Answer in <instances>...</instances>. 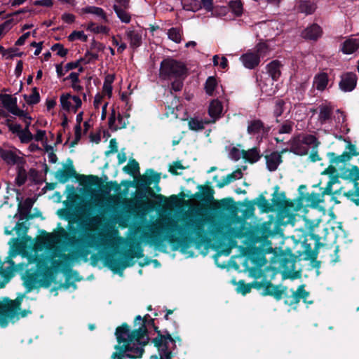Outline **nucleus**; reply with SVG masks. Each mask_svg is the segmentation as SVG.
Listing matches in <instances>:
<instances>
[{
	"label": "nucleus",
	"mask_w": 359,
	"mask_h": 359,
	"mask_svg": "<svg viewBox=\"0 0 359 359\" xmlns=\"http://www.w3.org/2000/svg\"><path fill=\"white\" fill-rule=\"evenodd\" d=\"M322 29L317 24H313L308 27L303 32V37L311 40H316L321 36Z\"/></svg>",
	"instance_id": "26"
},
{
	"label": "nucleus",
	"mask_w": 359,
	"mask_h": 359,
	"mask_svg": "<svg viewBox=\"0 0 359 359\" xmlns=\"http://www.w3.org/2000/svg\"><path fill=\"white\" fill-rule=\"evenodd\" d=\"M12 27V20H8L0 25V37L7 33Z\"/></svg>",
	"instance_id": "54"
},
{
	"label": "nucleus",
	"mask_w": 359,
	"mask_h": 359,
	"mask_svg": "<svg viewBox=\"0 0 359 359\" xmlns=\"http://www.w3.org/2000/svg\"><path fill=\"white\" fill-rule=\"evenodd\" d=\"M0 156L2 159L9 165L19 164L22 161V158L11 150L1 149Z\"/></svg>",
	"instance_id": "22"
},
{
	"label": "nucleus",
	"mask_w": 359,
	"mask_h": 359,
	"mask_svg": "<svg viewBox=\"0 0 359 359\" xmlns=\"http://www.w3.org/2000/svg\"><path fill=\"white\" fill-rule=\"evenodd\" d=\"M82 11L86 13H91V14L95 15L101 18L104 21L107 20L106 14L102 8L96 7V6H87V7L83 8Z\"/></svg>",
	"instance_id": "37"
},
{
	"label": "nucleus",
	"mask_w": 359,
	"mask_h": 359,
	"mask_svg": "<svg viewBox=\"0 0 359 359\" xmlns=\"http://www.w3.org/2000/svg\"><path fill=\"white\" fill-rule=\"evenodd\" d=\"M27 180V172L26 170L23 168H19L18 172V176L16 177V181L18 185L23 184Z\"/></svg>",
	"instance_id": "52"
},
{
	"label": "nucleus",
	"mask_w": 359,
	"mask_h": 359,
	"mask_svg": "<svg viewBox=\"0 0 359 359\" xmlns=\"http://www.w3.org/2000/svg\"><path fill=\"white\" fill-rule=\"evenodd\" d=\"M95 235L91 232H85L80 236L79 238L72 237L69 238V243L74 246H79L84 243L86 246H93L95 244Z\"/></svg>",
	"instance_id": "20"
},
{
	"label": "nucleus",
	"mask_w": 359,
	"mask_h": 359,
	"mask_svg": "<svg viewBox=\"0 0 359 359\" xmlns=\"http://www.w3.org/2000/svg\"><path fill=\"white\" fill-rule=\"evenodd\" d=\"M282 64L278 60H273L267 66V72L273 81H277L281 74L280 67Z\"/></svg>",
	"instance_id": "27"
},
{
	"label": "nucleus",
	"mask_w": 359,
	"mask_h": 359,
	"mask_svg": "<svg viewBox=\"0 0 359 359\" xmlns=\"http://www.w3.org/2000/svg\"><path fill=\"white\" fill-rule=\"evenodd\" d=\"M123 171L136 177L140 175L139 163L135 159H130L127 165L123 168Z\"/></svg>",
	"instance_id": "31"
},
{
	"label": "nucleus",
	"mask_w": 359,
	"mask_h": 359,
	"mask_svg": "<svg viewBox=\"0 0 359 359\" xmlns=\"http://www.w3.org/2000/svg\"><path fill=\"white\" fill-rule=\"evenodd\" d=\"M252 286L249 284H245L243 282L240 281L238 285V290L243 294L250 292Z\"/></svg>",
	"instance_id": "59"
},
{
	"label": "nucleus",
	"mask_w": 359,
	"mask_h": 359,
	"mask_svg": "<svg viewBox=\"0 0 359 359\" xmlns=\"http://www.w3.org/2000/svg\"><path fill=\"white\" fill-rule=\"evenodd\" d=\"M287 291V287L283 286H276L272 284L267 285L264 290V294L273 296L277 300L283 297Z\"/></svg>",
	"instance_id": "21"
},
{
	"label": "nucleus",
	"mask_w": 359,
	"mask_h": 359,
	"mask_svg": "<svg viewBox=\"0 0 359 359\" xmlns=\"http://www.w3.org/2000/svg\"><path fill=\"white\" fill-rule=\"evenodd\" d=\"M65 80H70L72 83L80 82L79 73L72 72L67 78H65Z\"/></svg>",
	"instance_id": "62"
},
{
	"label": "nucleus",
	"mask_w": 359,
	"mask_h": 359,
	"mask_svg": "<svg viewBox=\"0 0 359 359\" xmlns=\"http://www.w3.org/2000/svg\"><path fill=\"white\" fill-rule=\"evenodd\" d=\"M359 48V35H351L341 44L340 50L346 55L354 53Z\"/></svg>",
	"instance_id": "14"
},
{
	"label": "nucleus",
	"mask_w": 359,
	"mask_h": 359,
	"mask_svg": "<svg viewBox=\"0 0 359 359\" xmlns=\"http://www.w3.org/2000/svg\"><path fill=\"white\" fill-rule=\"evenodd\" d=\"M357 76L352 72H347L341 75L339 86L344 92H351L356 86Z\"/></svg>",
	"instance_id": "13"
},
{
	"label": "nucleus",
	"mask_w": 359,
	"mask_h": 359,
	"mask_svg": "<svg viewBox=\"0 0 359 359\" xmlns=\"http://www.w3.org/2000/svg\"><path fill=\"white\" fill-rule=\"evenodd\" d=\"M4 278L3 269L0 267V288L4 287L5 283L1 280ZM19 314L13 306H3L0 308V325L6 327L8 322L18 319Z\"/></svg>",
	"instance_id": "7"
},
{
	"label": "nucleus",
	"mask_w": 359,
	"mask_h": 359,
	"mask_svg": "<svg viewBox=\"0 0 359 359\" xmlns=\"http://www.w3.org/2000/svg\"><path fill=\"white\" fill-rule=\"evenodd\" d=\"M244 150H240L236 147L230 148L229 151V157L234 161H238L243 158Z\"/></svg>",
	"instance_id": "46"
},
{
	"label": "nucleus",
	"mask_w": 359,
	"mask_h": 359,
	"mask_svg": "<svg viewBox=\"0 0 359 359\" xmlns=\"http://www.w3.org/2000/svg\"><path fill=\"white\" fill-rule=\"evenodd\" d=\"M268 47L264 43H259L256 46L255 51H249L243 54L240 60L245 67L252 69L259 65L260 57L266 55Z\"/></svg>",
	"instance_id": "4"
},
{
	"label": "nucleus",
	"mask_w": 359,
	"mask_h": 359,
	"mask_svg": "<svg viewBox=\"0 0 359 359\" xmlns=\"http://www.w3.org/2000/svg\"><path fill=\"white\" fill-rule=\"evenodd\" d=\"M262 154L260 150L257 147H253L248 150H244L243 158L250 163H255L257 162Z\"/></svg>",
	"instance_id": "28"
},
{
	"label": "nucleus",
	"mask_w": 359,
	"mask_h": 359,
	"mask_svg": "<svg viewBox=\"0 0 359 359\" xmlns=\"http://www.w3.org/2000/svg\"><path fill=\"white\" fill-rule=\"evenodd\" d=\"M110 193L111 188L109 187H104L102 192L98 191H93L92 196L93 202L96 205H102L104 201H106L109 203L114 201L116 197L114 196H111Z\"/></svg>",
	"instance_id": "18"
},
{
	"label": "nucleus",
	"mask_w": 359,
	"mask_h": 359,
	"mask_svg": "<svg viewBox=\"0 0 359 359\" xmlns=\"http://www.w3.org/2000/svg\"><path fill=\"white\" fill-rule=\"evenodd\" d=\"M6 125L8 127L9 130L13 133L17 134V135H18V134L20 133V130H22V128H21L20 125L11 123H10V120L9 119L6 120Z\"/></svg>",
	"instance_id": "57"
},
{
	"label": "nucleus",
	"mask_w": 359,
	"mask_h": 359,
	"mask_svg": "<svg viewBox=\"0 0 359 359\" xmlns=\"http://www.w3.org/2000/svg\"><path fill=\"white\" fill-rule=\"evenodd\" d=\"M100 236V244L110 248H117L124 242V239L119 236L118 230L113 227L104 229Z\"/></svg>",
	"instance_id": "6"
},
{
	"label": "nucleus",
	"mask_w": 359,
	"mask_h": 359,
	"mask_svg": "<svg viewBox=\"0 0 359 359\" xmlns=\"http://www.w3.org/2000/svg\"><path fill=\"white\" fill-rule=\"evenodd\" d=\"M243 177V173L241 170H236V171L233 172L232 173L228 175L223 179V182L219 185L220 187H224L225 185H227L230 184L231 182H233L236 180L241 179Z\"/></svg>",
	"instance_id": "38"
},
{
	"label": "nucleus",
	"mask_w": 359,
	"mask_h": 359,
	"mask_svg": "<svg viewBox=\"0 0 359 359\" xmlns=\"http://www.w3.org/2000/svg\"><path fill=\"white\" fill-rule=\"evenodd\" d=\"M201 8H205L208 12L213 11V0H201Z\"/></svg>",
	"instance_id": "58"
},
{
	"label": "nucleus",
	"mask_w": 359,
	"mask_h": 359,
	"mask_svg": "<svg viewBox=\"0 0 359 359\" xmlns=\"http://www.w3.org/2000/svg\"><path fill=\"white\" fill-rule=\"evenodd\" d=\"M222 111V103L217 100L212 101L208 109V114L211 118V120H209V121H210V123H215V121L220 116Z\"/></svg>",
	"instance_id": "25"
},
{
	"label": "nucleus",
	"mask_w": 359,
	"mask_h": 359,
	"mask_svg": "<svg viewBox=\"0 0 359 359\" xmlns=\"http://www.w3.org/2000/svg\"><path fill=\"white\" fill-rule=\"evenodd\" d=\"M291 292L290 295H288L287 292L283 295L285 298V304L290 306L297 304L300 299L306 300V297L309 296V292L304 289L303 285H300L296 291L292 290Z\"/></svg>",
	"instance_id": "15"
},
{
	"label": "nucleus",
	"mask_w": 359,
	"mask_h": 359,
	"mask_svg": "<svg viewBox=\"0 0 359 359\" xmlns=\"http://www.w3.org/2000/svg\"><path fill=\"white\" fill-rule=\"evenodd\" d=\"M286 151H287V149H283L280 153L273 151L265 156L266 168L269 171L273 172L277 170L282 162L281 154Z\"/></svg>",
	"instance_id": "17"
},
{
	"label": "nucleus",
	"mask_w": 359,
	"mask_h": 359,
	"mask_svg": "<svg viewBox=\"0 0 359 359\" xmlns=\"http://www.w3.org/2000/svg\"><path fill=\"white\" fill-rule=\"evenodd\" d=\"M328 84V76L326 73H320L315 76L313 86L318 90H324Z\"/></svg>",
	"instance_id": "29"
},
{
	"label": "nucleus",
	"mask_w": 359,
	"mask_h": 359,
	"mask_svg": "<svg viewBox=\"0 0 359 359\" xmlns=\"http://www.w3.org/2000/svg\"><path fill=\"white\" fill-rule=\"evenodd\" d=\"M68 40L69 41L80 40L86 42L88 40V36L83 31H74L68 36Z\"/></svg>",
	"instance_id": "45"
},
{
	"label": "nucleus",
	"mask_w": 359,
	"mask_h": 359,
	"mask_svg": "<svg viewBox=\"0 0 359 359\" xmlns=\"http://www.w3.org/2000/svg\"><path fill=\"white\" fill-rule=\"evenodd\" d=\"M323 201V196L318 193H311L307 197V202L312 207L318 205Z\"/></svg>",
	"instance_id": "43"
},
{
	"label": "nucleus",
	"mask_w": 359,
	"mask_h": 359,
	"mask_svg": "<svg viewBox=\"0 0 359 359\" xmlns=\"http://www.w3.org/2000/svg\"><path fill=\"white\" fill-rule=\"evenodd\" d=\"M0 100L4 107L9 112L13 114L16 111V109L18 108L16 97H13L11 95L8 94H0Z\"/></svg>",
	"instance_id": "24"
},
{
	"label": "nucleus",
	"mask_w": 359,
	"mask_h": 359,
	"mask_svg": "<svg viewBox=\"0 0 359 359\" xmlns=\"http://www.w3.org/2000/svg\"><path fill=\"white\" fill-rule=\"evenodd\" d=\"M152 341L158 348L160 357L157 355H152L150 359H171L172 353L170 345L172 344L175 346V341L172 338L170 334H158V336L155 337Z\"/></svg>",
	"instance_id": "5"
},
{
	"label": "nucleus",
	"mask_w": 359,
	"mask_h": 359,
	"mask_svg": "<svg viewBox=\"0 0 359 359\" xmlns=\"http://www.w3.org/2000/svg\"><path fill=\"white\" fill-rule=\"evenodd\" d=\"M87 30L94 33L108 34L109 29L106 26L96 25L95 23L90 22L87 25Z\"/></svg>",
	"instance_id": "44"
},
{
	"label": "nucleus",
	"mask_w": 359,
	"mask_h": 359,
	"mask_svg": "<svg viewBox=\"0 0 359 359\" xmlns=\"http://www.w3.org/2000/svg\"><path fill=\"white\" fill-rule=\"evenodd\" d=\"M34 4L35 6H42L44 7H51L53 5L52 0H37L35 1Z\"/></svg>",
	"instance_id": "60"
},
{
	"label": "nucleus",
	"mask_w": 359,
	"mask_h": 359,
	"mask_svg": "<svg viewBox=\"0 0 359 359\" xmlns=\"http://www.w3.org/2000/svg\"><path fill=\"white\" fill-rule=\"evenodd\" d=\"M62 20L65 22L70 24L74 22L75 16L73 14L65 13L62 15Z\"/></svg>",
	"instance_id": "61"
},
{
	"label": "nucleus",
	"mask_w": 359,
	"mask_h": 359,
	"mask_svg": "<svg viewBox=\"0 0 359 359\" xmlns=\"http://www.w3.org/2000/svg\"><path fill=\"white\" fill-rule=\"evenodd\" d=\"M292 131V124L290 122H285L278 130L280 134H290Z\"/></svg>",
	"instance_id": "53"
},
{
	"label": "nucleus",
	"mask_w": 359,
	"mask_h": 359,
	"mask_svg": "<svg viewBox=\"0 0 359 359\" xmlns=\"http://www.w3.org/2000/svg\"><path fill=\"white\" fill-rule=\"evenodd\" d=\"M33 203V201L31 198H27L22 203L19 204L18 214L19 219L20 220H24L29 217Z\"/></svg>",
	"instance_id": "23"
},
{
	"label": "nucleus",
	"mask_w": 359,
	"mask_h": 359,
	"mask_svg": "<svg viewBox=\"0 0 359 359\" xmlns=\"http://www.w3.org/2000/svg\"><path fill=\"white\" fill-rule=\"evenodd\" d=\"M295 8L297 12L308 15L313 14L316 11L317 6L314 1L300 0L297 3Z\"/></svg>",
	"instance_id": "19"
},
{
	"label": "nucleus",
	"mask_w": 359,
	"mask_h": 359,
	"mask_svg": "<svg viewBox=\"0 0 359 359\" xmlns=\"http://www.w3.org/2000/svg\"><path fill=\"white\" fill-rule=\"evenodd\" d=\"M60 105L62 110L66 111H72L76 113L81 107L82 102L79 97L72 95L69 93H63L60 97Z\"/></svg>",
	"instance_id": "10"
},
{
	"label": "nucleus",
	"mask_w": 359,
	"mask_h": 359,
	"mask_svg": "<svg viewBox=\"0 0 359 359\" xmlns=\"http://www.w3.org/2000/svg\"><path fill=\"white\" fill-rule=\"evenodd\" d=\"M290 149L287 151L296 155L304 156L309 152L311 146L318 147L320 142L316 136L311 134H299L293 137L289 142Z\"/></svg>",
	"instance_id": "3"
},
{
	"label": "nucleus",
	"mask_w": 359,
	"mask_h": 359,
	"mask_svg": "<svg viewBox=\"0 0 359 359\" xmlns=\"http://www.w3.org/2000/svg\"><path fill=\"white\" fill-rule=\"evenodd\" d=\"M30 32L23 34L15 42L16 46H22L25 43L26 39L29 36Z\"/></svg>",
	"instance_id": "63"
},
{
	"label": "nucleus",
	"mask_w": 359,
	"mask_h": 359,
	"mask_svg": "<svg viewBox=\"0 0 359 359\" xmlns=\"http://www.w3.org/2000/svg\"><path fill=\"white\" fill-rule=\"evenodd\" d=\"M285 102L283 100H277L275 102L273 114L276 117L280 116L284 111Z\"/></svg>",
	"instance_id": "50"
},
{
	"label": "nucleus",
	"mask_w": 359,
	"mask_h": 359,
	"mask_svg": "<svg viewBox=\"0 0 359 359\" xmlns=\"http://www.w3.org/2000/svg\"><path fill=\"white\" fill-rule=\"evenodd\" d=\"M79 61L74 62H69L66 64L65 67H62V64L56 65V72L58 77L64 76L69 70L74 69L79 66Z\"/></svg>",
	"instance_id": "35"
},
{
	"label": "nucleus",
	"mask_w": 359,
	"mask_h": 359,
	"mask_svg": "<svg viewBox=\"0 0 359 359\" xmlns=\"http://www.w3.org/2000/svg\"><path fill=\"white\" fill-rule=\"evenodd\" d=\"M210 123V121L199 119L198 118H192L189 121V128L191 130H201L205 128L206 124Z\"/></svg>",
	"instance_id": "32"
},
{
	"label": "nucleus",
	"mask_w": 359,
	"mask_h": 359,
	"mask_svg": "<svg viewBox=\"0 0 359 359\" xmlns=\"http://www.w3.org/2000/svg\"><path fill=\"white\" fill-rule=\"evenodd\" d=\"M185 169V167L182 165V162L180 161H175L172 163V164L170 167V172L174 173V174H179L177 172V170H184Z\"/></svg>",
	"instance_id": "55"
},
{
	"label": "nucleus",
	"mask_w": 359,
	"mask_h": 359,
	"mask_svg": "<svg viewBox=\"0 0 359 359\" xmlns=\"http://www.w3.org/2000/svg\"><path fill=\"white\" fill-rule=\"evenodd\" d=\"M80 179L81 182L86 186L100 184V178L95 175H82Z\"/></svg>",
	"instance_id": "42"
},
{
	"label": "nucleus",
	"mask_w": 359,
	"mask_h": 359,
	"mask_svg": "<svg viewBox=\"0 0 359 359\" xmlns=\"http://www.w3.org/2000/svg\"><path fill=\"white\" fill-rule=\"evenodd\" d=\"M109 151L108 153H115L118 151L117 142L115 139H111L109 142Z\"/></svg>",
	"instance_id": "64"
},
{
	"label": "nucleus",
	"mask_w": 359,
	"mask_h": 359,
	"mask_svg": "<svg viewBox=\"0 0 359 359\" xmlns=\"http://www.w3.org/2000/svg\"><path fill=\"white\" fill-rule=\"evenodd\" d=\"M125 34L131 48L136 49L142 45V34L141 31L128 27L126 29Z\"/></svg>",
	"instance_id": "16"
},
{
	"label": "nucleus",
	"mask_w": 359,
	"mask_h": 359,
	"mask_svg": "<svg viewBox=\"0 0 359 359\" xmlns=\"http://www.w3.org/2000/svg\"><path fill=\"white\" fill-rule=\"evenodd\" d=\"M187 75V69L181 62L167 58L161 62L159 76L163 79L171 81V90L175 92L182 89Z\"/></svg>",
	"instance_id": "2"
},
{
	"label": "nucleus",
	"mask_w": 359,
	"mask_h": 359,
	"mask_svg": "<svg viewBox=\"0 0 359 359\" xmlns=\"http://www.w3.org/2000/svg\"><path fill=\"white\" fill-rule=\"evenodd\" d=\"M51 50L57 51V54L61 57H65L68 53V50L65 49L60 43H55L51 47Z\"/></svg>",
	"instance_id": "51"
},
{
	"label": "nucleus",
	"mask_w": 359,
	"mask_h": 359,
	"mask_svg": "<svg viewBox=\"0 0 359 359\" xmlns=\"http://www.w3.org/2000/svg\"><path fill=\"white\" fill-rule=\"evenodd\" d=\"M75 171L74 169H69L67 170H59L57 172L56 177L61 182H66L69 179L74 175Z\"/></svg>",
	"instance_id": "40"
},
{
	"label": "nucleus",
	"mask_w": 359,
	"mask_h": 359,
	"mask_svg": "<svg viewBox=\"0 0 359 359\" xmlns=\"http://www.w3.org/2000/svg\"><path fill=\"white\" fill-rule=\"evenodd\" d=\"M25 100L29 104H35L40 101L39 93L37 92L36 88L33 89V92L29 95H25Z\"/></svg>",
	"instance_id": "47"
},
{
	"label": "nucleus",
	"mask_w": 359,
	"mask_h": 359,
	"mask_svg": "<svg viewBox=\"0 0 359 359\" xmlns=\"http://www.w3.org/2000/svg\"><path fill=\"white\" fill-rule=\"evenodd\" d=\"M141 322L142 324L137 330L131 332L127 324H123L116 330V336L118 344L116 346V352L112 355L113 359H127L141 358L143 353V346L149 341L147 329L144 321L140 316L135 318V323Z\"/></svg>",
	"instance_id": "1"
},
{
	"label": "nucleus",
	"mask_w": 359,
	"mask_h": 359,
	"mask_svg": "<svg viewBox=\"0 0 359 359\" xmlns=\"http://www.w3.org/2000/svg\"><path fill=\"white\" fill-rule=\"evenodd\" d=\"M269 128L265 126L259 119H254L248 121L247 132L250 135L255 136L257 139L262 140L269 132Z\"/></svg>",
	"instance_id": "11"
},
{
	"label": "nucleus",
	"mask_w": 359,
	"mask_h": 359,
	"mask_svg": "<svg viewBox=\"0 0 359 359\" xmlns=\"http://www.w3.org/2000/svg\"><path fill=\"white\" fill-rule=\"evenodd\" d=\"M35 264L36 269L34 271V280L36 281L39 280L41 276H47L50 273V271L48 266V260L45 257H36L34 259H30L29 264Z\"/></svg>",
	"instance_id": "12"
},
{
	"label": "nucleus",
	"mask_w": 359,
	"mask_h": 359,
	"mask_svg": "<svg viewBox=\"0 0 359 359\" xmlns=\"http://www.w3.org/2000/svg\"><path fill=\"white\" fill-rule=\"evenodd\" d=\"M114 10L116 12L118 18L122 22L129 23L131 19L130 14L126 11V8H124L123 6H120L117 4H114Z\"/></svg>",
	"instance_id": "33"
},
{
	"label": "nucleus",
	"mask_w": 359,
	"mask_h": 359,
	"mask_svg": "<svg viewBox=\"0 0 359 359\" xmlns=\"http://www.w3.org/2000/svg\"><path fill=\"white\" fill-rule=\"evenodd\" d=\"M217 82L214 76H209L205 83V90L208 95H213Z\"/></svg>",
	"instance_id": "39"
},
{
	"label": "nucleus",
	"mask_w": 359,
	"mask_h": 359,
	"mask_svg": "<svg viewBox=\"0 0 359 359\" xmlns=\"http://www.w3.org/2000/svg\"><path fill=\"white\" fill-rule=\"evenodd\" d=\"M318 147H315V146H311V147H310V148H311V151L309 156V158L312 162H316V161H318L320 160V158L318 155V150H317Z\"/></svg>",
	"instance_id": "56"
},
{
	"label": "nucleus",
	"mask_w": 359,
	"mask_h": 359,
	"mask_svg": "<svg viewBox=\"0 0 359 359\" xmlns=\"http://www.w3.org/2000/svg\"><path fill=\"white\" fill-rule=\"evenodd\" d=\"M304 220L305 222L306 227L309 230H313L315 227H317L321 222L320 217H312V212H308L306 215L304 216Z\"/></svg>",
	"instance_id": "34"
},
{
	"label": "nucleus",
	"mask_w": 359,
	"mask_h": 359,
	"mask_svg": "<svg viewBox=\"0 0 359 359\" xmlns=\"http://www.w3.org/2000/svg\"><path fill=\"white\" fill-rule=\"evenodd\" d=\"M183 8L190 11H197L201 8V4L198 0H182Z\"/></svg>",
	"instance_id": "36"
},
{
	"label": "nucleus",
	"mask_w": 359,
	"mask_h": 359,
	"mask_svg": "<svg viewBox=\"0 0 359 359\" xmlns=\"http://www.w3.org/2000/svg\"><path fill=\"white\" fill-rule=\"evenodd\" d=\"M67 233L64 229H61L57 231L47 233L40 238L41 243L48 249L53 250L57 245L61 243L62 238H66Z\"/></svg>",
	"instance_id": "9"
},
{
	"label": "nucleus",
	"mask_w": 359,
	"mask_h": 359,
	"mask_svg": "<svg viewBox=\"0 0 359 359\" xmlns=\"http://www.w3.org/2000/svg\"><path fill=\"white\" fill-rule=\"evenodd\" d=\"M168 38L173 41L175 43H180L182 32L180 29L176 27H172L168 31Z\"/></svg>",
	"instance_id": "41"
},
{
	"label": "nucleus",
	"mask_w": 359,
	"mask_h": 359,
	"mask_svg": "<svg viewBox=\"0 0 359 359\" xmlns=\"http://www.w3.org/2000/svg\"><path fill=\"white\" fill-rule=\"evenodd\" d=\"M332 109L327 104H321L319 107L318 121L321 124L326 123L330 120Z\"/></svg>",
	"instance_id": "30"
},
{
	"label": "nucleus",
	"mask_w": 359,
	"mask_h": 359,
	"mask_svg": "<svg viewBox=\"0 0 359 359\" xmlns=\"http://www.w3.org/2000/svg\"><path fill=\"white\" fill-rule=\"evenodd\" d=\"M205 223V219L203 217L191 218L186 222L183 228L180 227V231L182 234L200 236Z\"/></svg>",
	"instance_id": "8"
},
{
	"label": "nucleus",
	"mask_w": 359,
	"mask_h": 359,
	"mask_svg": "<svg viewBox=\"0 0 359 359\" xmlns=\"http://www.w3.org/2000/svg\"><path fill=\"white\" fill-rule=\"evenodd\" d=\"M229 6L232 11L236 15H241L243 13V4L239 0L231 1L229 3Z\"/></svg>",
	"instance_id": "49"
},
{
	"label": "nucleus",
	"mask_w": 359,
	"mask_h": 359,
	"mask_svg": "<svg viewBox=\"0 0 359 359\" xmlns=\"http://www.w3.org/2000/svg\"><path fill=\"white\" fill-rule=\"evenodd\" d=\"M18 136L22 143H27L33 139V135L28 128L22 129Z\"/></svg>",
	"instance_id": "48"
}]
</instances>
